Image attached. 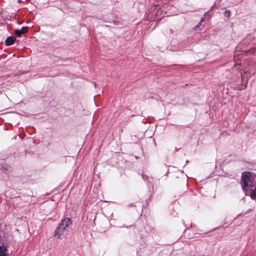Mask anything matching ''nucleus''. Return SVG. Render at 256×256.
<instances>
[{
	"label": "nucleus",
	"mask_w": 256,
	"mask_h": 256,
	"mask_svg": "<svg viewBox=\"0 0 256 256\" xmlns=\"http://www.w3.org/2000/svg\"><path fill=\"white\" fill-rule=\"evenodd\" d=\"M72 223L71 219L68 218H66L62 220L58 226L54 230V236L58 239L64 238L68 234L70 226Z\"/></svg>",
	"instance_id": "obj_1"
},
{
	"label": "nucleus",
	"mask_w": 256,
	"mask_h": 256,
	"mask_svg": "<svg viewBox=\"0 0 256 256\" xmlns=\"http://www.w3.org/2000/svg\"><path fill=\"white\" fill-rule=\"evenodd\" d=\"M240 184L242 190L246 192L252 186V178L250 172H244L242 174Z\"/></svg>",
	"instance_id": "obj_2"
},
{
	"label": "nucleus",
	"mask_w": 256,
	"mask_h": 256,
	"mask_svg": "<svg viewBox=\"0 0 256 256\" xmlns=\"http://www.w3.org/2000/svg\"><path fill=\"white\" fill-rule=\"evenodd\" d=\"M3 234L2 232L0 231V256H6V248L3 244L2 242V234Z\"/></svg>",
	"instance_id": "obj_3"
},
{
	"label": "nucleus",
	"mask_w": 256,
	"mask_h": 256,
	"mask_svg": "<svg viewBox=\"0 0 256 256\" xmlns=\"http://www.w3.org/2000/svg\"><path fill=\"white\" fill-rule=\"evenodd\" d=\"M28 27L23 26L20 30H16L14 33L16 36L20 37L22 34H24L28 32Z\"/></svg>",
	"instance_id": "obj_4"
},
{
	"label": "nucleus",
	"mask_w": 256,
	"mask_h": 256,
	"mask_svg": "<svg viewBox=\"0 0 256 256\" xmlns=\"http://www.w3.org/2000/svg\"><path fill=\"white\" fill-rule=\"evenodd\" d=\"M58 210L57 208L56 207V205L54 206L52 211L50 212V214L52 215V217L49 218V220H56L58 218L59 216L58 214Z\"/></svg>",
	"instance_id": "obj_5"
},
{
	"label": "nucleus",
	"mask_w": 256,
	"mask_h": 256,
	"mask_svg": "<svg viewBox=\"0 0 256 256\" xmlns=\"http://www.w3.org/2000/svg\"><path fill=\"white\" fill-rule=\"evenodd\" d=\"M16 40V38L15 37L13 36H8L5 40V44L8 46H11L14 44Z\"/></svg>",
	"instance_id": "obj_6"
},
{
	"label": "nucleus",
	"mask_w": 256,
	"mask_h": 256,
	"mask_svg": "<svg viewBox=\"0 0 256 256\" xmlns=\"http://www.w3.org/2000/svg\"><path fill=\"white\" fill-rule=\"evenodd\" d=\"M242 82L243 84H246L248 82V76L246 72L241 74Z\"/></svg>",
	"instance_id": "obj_7"
},
{
	"label": "nucleus",
	"mask_w": 256,
	"mask_h": 256,
	"mask_svg": "<svg viewBox=\"0 0 256 256\" xmlns=\"http://www.w3.org/2000/svg\"><path fill=\"white\" fill-rule=\"evenodd\" d=\"M250 196L252 199L256 200V188L254 190L252 189L250 192Z\"/></svg>",
	"instance_id": "obj_8"
},
{
	"label": "nucleus",
	"mask_w": 256,
	"mask_h": 256,
	"mask_svg": "<svg viewBox=\"0 0 256 256\" xmlns=\"http://www.w3.org/2000/svg\"><path fill=\"white\" fill-rule=\"evenodd\" d=\"M249 54H256V48H251L248 50V52H246Z\"/></svg>",
	"instance_id": "obj_9"
},
{
	"label": "nucleus",
	"mask_w": 256,
	"mask_h": 256,
	"mask_svg": "<svg viewBox=\"0 0 256 256\" xmlns=\"http://www.w3.org/2000/svg\"><path fill=\"white\" fill-rule=\"evenodd\" d=\"M224 16L227 18H229L230 16V12L229 10H226L224 12Z\"/></svg>",
	"instance_id": "obj_10"
},
{
	"label": "nucleus",
	"mask_w": 256,
	"mask_h": 256,
	"mask_svg": "<svg viewBox=\"0 0 256 256\" xmlns=\"http://www.w3.org/2000/svg\"><path fill=\"white\" fill-rule=\"evenodd\" d=\"M203 20H202L200 21V22L194 28V30H197L198 29V28H199L201 24V22H202Z\"/></svg>",
	"instance_id": "obj_11"
},
{
	"label": "nucleus",
	"mask_w": 256,
	"mask_h": 256,
	"mask_svg": "<svg viewBox=\"0 0 256 256\" xmlns=\"http://www.w3.org/2000/svg\"><path fill=\"white\" fill-rule=\"evenodd\" d=\"M2 168L6 170H9V167L6 164L2 166Z\"/></svg>",
	"instance_id": "obj_12"
},
{
	"label": "nucleus",
	"mask_w": 256,
	"mask_h": 256,
	"mask_svg": "<svg viewBox=\"0 0 256 256\" xmlns=\"http://www.w3.org/2000/svg\"><path fill=\"white\" fill-rule=\"evenodd\" d=\"M25 72H26L25 71H20L18 72V75L22 74H24Z\"/></svg>",
	"instance_id": "obj_13"
},
{
	"label": "nucleus",
	"mask_w": 256,
	"mask_h": 256,
	"mask_svg": "<svg viewBox=\"0 0 256 256\" xmlns=\"http://www.w3.org/2000/svg\"><path fill=\"white\" fill-rule=\"evenodd\" d=\"M134 206L133 204H128V207H130V206Z\"/></svg>",
	"instance_id": "obj_14"
},
{
	"label": "nucleus",
	"mask_w": 256,
	"mask_h": 256,
	"mask_svg": "<svg viewBox=\"0 0 256 256\" xmlns=\"http://www.w3.org/2000/svg\"><path fill=\"white\" fill-rule=\"evenodd\" d=\"M2 94V92L0 91V94Z\"/></svg>",
	"instance_id": "obj_15"
},
{
	"label": "nucleus",
	"mask_w": 256,
	"mask_h": 256,
	"mask_svg": "<svg viewBox=\"0 0 256 256\" xmlns=\"http://www.w3.org/2000/svg\"><path fill=\"white\" fill-rule=\"evenodd\" d=\"M207 14H208V12H206V14H204V16H206Z\"/></svg>",
	"instance_id": "obj_16"
},
{
	"label": "nucleus",
	"mask_w": 256,
	"mask_h": 256,
	"mask_svg": "<svg viewBox=\"0 0 256 256\" xmlns=\"http://www.w3.org/2000/svg\"><path fill=\"white\" fill-rule=\"evenodd\" d=\"M142 178H146V177H144V176H142Z\"/></svg>",
	"instance_id": "obj_17"
},
{
	"label": "nucleus",
	"mask_w": 256,
	"mask_h": 256,
	"mask_svg": "<svg viewBox=\"0 0 256 256\" xmlns=\"http://www.w3.org/2000/svg\"><path fill=\"white\" fill-rule=\"evenodd\" d=\"M142 178H146V177H144V176H142Z\"/></svg>",
	"instance_id": "obj_18"
}]
</instances>
